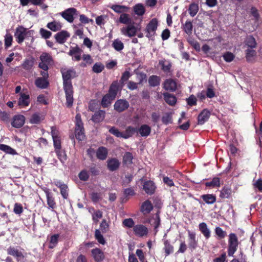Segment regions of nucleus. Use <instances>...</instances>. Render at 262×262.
<instances>
[{
	"mask_svg": "<svg viewBox=\"0 0 262 262\" xmlns=\"http://www.w3.org/2000/svg\"><path fill=\"white\" fill-rule=\"evenodd\" d=\"M63 80V89L66 93V105L67 107H71L73 105V88L71 79L75 76V72L73 69H64L61 70Z\"/></svg>",
	"mask_w": 262,
	"mask_h": 262,
	"instance_id": "f257e3e1",
	"label": "nucleus"
},
{
	"mask_svg": "<svg viewBox=\"0 0 262 262\" xmlns=\"http://www.w3.org/2000/svg\"><path fill=\"white\" fill-rule=\"evenodd\" d=\"M39 59L40 61L39 63L38 67L43 70H48L49 66L53 62L51 55L46 52H43L40 55Z\"/></svg>",
	"mask_w": 262,
	"mask_h": 262,
	"instance_id": "f03ea898",
	"label": "nucleus"
},
{
	"mask_svg": "<svg viewBox=\"0 0 262 262\" xmlns=\"http://www.w3.org/2000/svg\"><path fill=\"white\" fill-rule=\"evenodd\" d=\"M238 246V239L237 236L234 233H230L229 235V245L228 254L229 256H232L236 252Z\"/></svg>",
	"mask_w": 262,
	"mask_h": 262,
	"instance_id": "7ed1b4c3",
	"label": "nucleus"
},
{
	"mask_svg": "<svg viewBox=\"0 0 262 262\" xmlns=\"http://www.w3.org/2000/svg\"><path fill=\"white\" fill-rule=\"evenodd\" d=\"M32 31H28L26 28H25L23 26H19L16 29L14 36L18 42L20 43L23 42L26 36L29 34H32Z\"/></svg>",
	"mask_w": 262,
	"mask_h": 262,
	"instance_id": "20e7f679",
	"label": "nucleus"
},
{
	"mask_svg": "<svg viewBox=\"0 0 262 262\" xmlns=\"http://www.w3.org/2000/svg\"><path fill=\"white\" fill-rule=\"evenodd\" d=\"M137 31V28L133 24L123 27L121 29V34L125 36L132 37L134 36Z\"/></svg>",
	"mask_w": 262,
	"mask_h": 262,
	"instance_id": "39448f33",
	"label": "nucleus"
},
{
	"mask_svg": "<svg viewBox=\"0 0 262 262\" xmlns=\"http://www.w3.org/2000/svg\"><path fill=\"white\" fill-rule=\"evenodd\" d=\"M62 17L69 23L74 21V16L77 15V10L75 8H68L60 13Z\"/></svg>",
	"mask_w": 262,
	"mask_h": 262,
	"instance_id": "423d86ee",
	"label": "nucleus"
},
{
	"mask_svg": "<svg viewBox=\"0 0 262 262\" xmlns=\"http://www.w3.org/2000/svg\"><path fill=\"white\" fill-rule=\"evenodd\" d=\"M158 22L156 19H152L146 28L147 32L146 36L148 38H151L155 34L157 28Z\"/></svg>",
	"mask_w": 262,
	"mask_h": 262,
	"instance_id": "0eeeda50",
	"label": "nucleus"
},
{
	"mask_svg": "<svg viewBox=\"0 0 262 262\" xmlns=\"http://www.w3.org/2000/svg\"><path fill=\"white\" fill-rule=\"evenodd\" d=\"M51 133L55 148L59 150L61 148V140L58 130L56 129V127H52Z\"/></svg>",
	"mask_w": 262,
	"mask_h": 262,
	"instance_id": "6e6552de",
	"label": "nucleus"
},
{
	"mask_svg": "<svg viewBox=\"0 0 262 262\" xmlns=\"http://www.w3.org/2000/svg\"><path fill=\"white\" fill-rule=\"evenodd\" d=\"M133 231L136 236L143 237L147 235L148 230L145 226L142 224H137L134 227Z\"/></svg>",
	"mask_w": 262,
	"mask_h": 262,
	"instance_id": "1a4fd4ad",
	"label": "nucleus"
},
{
	"mask_svg": "<svg viewBox=\"0 0 262 262\" xmlns=\"http://www.w3.org/2000/svg\"><path fill=\"white\" fill-rule=\"evenodd\" d=\"M8 254L14 256L18 261L21 260L24 258L22 251L19 247H10L7 249Z\"/></svg>",
	"mask_w": 262,
	"mask_h": 262,
	"instance_id": "9d476101",
	"label": "nucleus"
},
{
	"mask_svg": "<svg viewBox=\"0 0 262 262\" xmlns=\"http://www.w3.org/2000/svg\"><path fill=\"white\" fill-rule=\"evenodd\" d=\"M188 247L191 250H194L198 246V239L195 232L188 230Z\"/></svg>",
	"mask_w": 262,
	"mask_h": 262,
	"instance_id": "9b49d317",
	"label": "nucleus"
},
{
	"mask_svg": "<svg viewBox=\"0 0 262 262\" xmlns=\"http://www.w3.org/2000/svg\"><path fill=\"white\" fill-rule=\"evenodd\" d=\"M129 103L126 100H118L114 104V110L118 112H122L129 107Z\"/></svg>",
	"mask_w": 262,
	"mask_h": 262,
	"instance_id": "f8f14e48",
	"label": "nucleus"
},
{
	"mask_svg": "<svg viewBox=\"0 0 262 262\" xmlns=\"http://www.w3.org/2000/svg\"><path fill=\"white\" fill-rule=\"evenodd\" d=\"M163 85L164 88L167 91L173 92L177 89V83L172 79H166L164 81Z\"/></svg>",
	"mask_w": 262,
	"mask_h": 262,
	"instance_id": "ddd939ff",
	"label": "nucleus"
},
{
	"mask_svg": "<svg viewBox=\"0 0 262 262\" xmlns=\"http://www.w3.org/2000/svg\"><path fill=\"white\" fill-rule=\"evenodd\" d=\"M25 123V117L23 115H17L14 117L12 125L15 128L21 127Z\"/></svg>",
	"mask_w": 262,
	"mask_h": 262,
	"instance_id": "4468645a",
	"label": "nucleus"
},
{
	"mask_svg": "<svg viewBox=\"0 0 262 262\" xmlns=\"http://www.w3.org/2000/svg\"><path fill=\"white\" fill-rule=\"evenodd\" d=\"M70 36V34L66 31H62L57 33L55 36L56 41L59 43H63L67 40V38Z\"/></svg>",
	"mask_w": 262,
	"mask_h": 262,
	"instance_id": "2eb2a0df",
	"label": "nucleus"
},
{
	"mask_svg": "<svg viewBox=\"0 0 262 262\" xmlns=\"http://www.w3.org/2000/svg\"><path fill=\"white\" fill-rule=\"evenodd\" d=\"M29 103V95L25 93H21L20 94V97L18 101V104L21 107H24L28 106Z\"/></svg>",
	"mask_w": 262,
	"mask_h": 262,
	"instance_id": "dca6fc26",
	"label": "nucleus"
},
{
	"mask_svg": "<svg viewBox=\"0 0 262 262\" xmlns=\"http://www.w3.org/2000/svg\"><path fill=\"white\" fill-rule=\"evenodd\" d=\"M210 113L207 110H204L199 114L198 120V124L202 125L208 120L210 117Z\"/></svg>",
	"mask_w": 262,
	"mask_h": 262,
	"instance_id": "f3484780",
	"label": "nucleus"
},
{
	"mask_svg": "<svg viewBox=\"0 0 262 262\" xmlns=\"http://www.w3.org/2000/svg\"><path fill=\"white\" fill-rule=\"evenodd\" d=\"M156 189L154 183L151 181H148L144 183L143 189L146 193L151 194L154 193Z\"/></svg>",
	"mask_w": 262,
	"mask_h": 262,
	"instance_id": "a211bd4d",
	"label": "nucleus"
},
{
	"mask_svg": "<svg viewBox=\"0 0 262 262\" xmlns=\"http://www.w3.org/2000/svg\"><path fill=\"white\" fill-rule=\"evenodd\" d=\"M92 254L95 260L97 262L102 261L104 258L103 252L98 248L93 249Z\"/></svg>",
	"mask_w": 262,
	"mask_h": 262,
	"instance_id": "6ab92c4d",
	"label": "nucleus"
},
{
	"mask_svg": "<svg viewBox=\"0 0 262 262\" xmlns=\"http://www.w3.org/2000/svg\"><path fill=\"white\" fill-rule=\"evenodd\" d=\"M45 192L46 195L47 204L49 206V208H51L52 211H54V209L56 207V203L54 198L49 190L47 189L45 191Z\"/></svg>",
	"mask_w": 262,
	"mask_h": 262,
	"instance_id": "aec40b11",
	"label": "nucleus"
},
{
	"mask_svg": "<svg viewBox=\"0 0 262 262\" xmlns=\"http://www.w3.org/2000/svg\"><path fill=\"white\" fill-rule=\"evenodd\" d=\"M159 64L161 66V69L164 72L166 73L170 72L171 63L169 60L165 59L160 60H159Z\"/></svg>",
	"mask_w": 262,
	"mask_h": 262,
	"instance_id": "412c9836",
	"label": "nucleus"
},
{
	"mask_svg": "<svg viewBox=\"0 0 262 262\" xmlns=\"http://www.w3.org/2000/svg\"><path fill=\"white\" fill-rule=\"evenodd\" d=\"M133 11L136 15L142 16L145 14V8L143 4L138 3L133 7Z\"/></svg>",
	"mask_w": 262,
	"mask_h": 262,
	"instance_id": "4be33fe9",
	"label": "nucleus"
},
{
	"mask_svg": "<svg viewBox=\"0 0 262 262\" xmlns=\"http://www.w3.org/2000/svg\"><path fill=\"white\" fill-rule=\"evenodd\" d=\"M149 223L154 227V229L155 231V234L158 232L157 228L159 226L160 223V216L158 213L154 215L152 218L149 220Z\"/></svg>",
	"mask_w": 262,
	"mask_h": 262,
	"instance_id": "5701e85b",
	"label": "nucleus"
},
{
	"mask_svg": "<svg viewBox=\"0 0 262 262\" xmlns=\"http://www.w3.org/2000/svg\"><path fill=\"white\" fill-rule=\"evenodd\" d=\"M153 209V206L150 201L146 200L141 206V210L144 214L149 213Z\"/></svg>",
	"mask_w": 262,
	"mask_h": 262,
	"instance_id": "b1692460",
	"label": "nucleus"
},
{
	"mask_svg": "<svg viewBox=\"0 0 262 262\" xmlns=\"http://www.w3.org/2000/svg\"><path fill=\"white\" fill-rule=\"evenodd\" d=\"M120 165L119 160L116 158H112L107 161V167L110 170L115 171L117 170Z\"/></svg>",
	"mask_w": 262,
	"mask_h": 262,
	"instance_id": "393cba45",
	"label": "nucleus"
},
{
	"mask_svg": "<svg viewBox=\"0 0 262 262\" xmlns=\"http://www.w3.org/2000/svg\"><path fill=\"white\" fill-rule=\"evenodd\" d=\"M199 228L206 239H208L210 237V230L208 228L207 225L205 223L203 222L200 223L199 225Z\"/></svg>",
	"mask_w": 262,
	"mask_h": 262,
	"instance_id": "a878e982",
	"label": "nucleus"
},
{
	"mask_svg": "<svg viewBox=\"0 0 262 262\" xmlns=\"http://www.w3.org/2000/svg\"><path fill=\"white\" fill-rule=\"evenodd\" d=\"M105 114V111L100 110L92 116V120L96 123L100 122L104 119Z\"/></svg>",
	"mask_w": 262,
	"mask_h": 262,
	"instance_id": "bb28decb",
	"label": "nucleus"
},
{
	"mask_svg": "<svg viewBox=\"0 0 262 262\" xmlns=\"http://www.w3.org/2000/svg\"><path fill=\"white\" fill-rule=\"evenodd\" d=\"M163 95L164 100L167 103L170 105H173L175 104L177 102V99L174 95L168 93H164Z\"/></svg>",
	"mask_w": 262,
	"mask_h": 262,
	"instance_id": "cd10ccee",
	"label": "nucleus"
},
{
	"mask_svg": "<svg viewBox=\"0 0 262 262\" xmlns=\"http://www.w3.org/2000/svg\"><path fill=\"white\" fill-rule=\"evenodd\" d=\"M107 155V149L104 147H99L96 152L97 157L101 160H104L106 158Z\"/></svg>",
	"mask_w": 262,
	"mask_h": 262,
	"instance_id": "c85d7f7f",
	"label": "nucleus"
},
{
	"mask_svg": "<svg viewBox=\"0 0 262 262\" xmlns=\"http://www.w3.org/2000/svg\"><path fill=\"white\" fill-rule=\"evenodd\" d=\"M201 198L207 204H212L216 201V197L212 194H207L201 195Z\"/></svg>",
	"mask_w": 262,
	"mask_h": 262,
	"instance_id": "c756f323",
	"label": "nucleus"
},
{
	"mask_svg": "<svg viewBox=\"0 0 262 262\" xmlns=\"http://www.w3.org/2000/svg\"><path fill=\"white\" fill-rule=\"evenodd\" d=\"M119 21L120 23L125 24V25H130L132 24V19L130 17L129 15L126 13H122L120 15Z\"/></svg>",
	"mask_w": 262,
	"mask_h": 262,
	"instance_id": "7c9ffc66",
	"label": "nucleus"
},
{
	"mask_svg": "<svg viewBox=\"0 0 262 262\" xmlns=\"http://www.w3.org/2000/svg\"><path fill=\"white\" fill-rule=\"evenodd\" d=\"M139 132L142 137H147L151 132V128L148 125L144 124L141 126Z\"/></svg>",
	"mask_w": 262,
	"mask_h": 262,
	"instance_id": "2f4dec72",
	"label": "nucleus"
},
{
	"mask_svg": "<svg viewBox=\"0 0 262 262\" xmlns=\"http://www.w3.org/2000/svg\"><path fill=\"white\" fill-rule=\"evenodd\" d=\"M111 8L117 13H124L129 10V8L127 6L118 5H113Z\"/></svg>",
	"mask_w": 262,
	"mask_h": 262,
	"instance_id": "473e14b6",
	"label": "nucleus"
},
{
	"mask_svg": "<svg viewBox=\"0 0 262 262\" xmlns=\"http://www.w3.org/2000/svg\"><path fill=\"white\" fill-rule=\"evenodd\" d=\"M118 90V86L117 82H113L109 89L108 93L107 94L110 95L112 98L115 99Z\"/></svg>",
	"mask_w": 262,
	"mask_h": 262,
	"instance_id": "72a5a7b5",
	"label": "nucleus"
},
{
	"mask_svg": "<svg viewBox=\"0 0 262 262\" xmlns=\"http://www.w3.org/2000/svg\"><path fill=\"white\" fill-rule=\"evenodd\" d=\"M47 27L52 31L56 32L60 30L62 26L60 23L54 21L53 22L49 23L47 24Z\"/></svg>",
	"mask_w": 262,
	"mask_h": 262,
	"instance_id": "f704fd0d",
	"label": "nucleus"
},
{
	"mask_svg": "<svg viewBox=\"0 0 262 262\" xmlns=\"http://www.w3.org/2000/svg\"><path fill=\"white\" fill-rule=\"evenodd\" d=\"M207 187L214 188L220 186V179L217 177L214 178L211 181L205 183Z\"/></svg>",
	"mask_w": 262,
	"mask_h": 262,
	"instance_id": "c9c22d12",
	"label": "nucleus"
},
{
	"mask_svg": "<svg viewBox=\"0 0 262 262\" xmlns=\"http://www.w3.org/2000/svg\"><path fill=\"white\" fill-rule=\"evenodd\" d=\"M245 42L248 48H255L256 47L255 39L252 36H247Z\"/></svg>",
	"mask_w": 262,
	"mask_h": 262,
	"instance_id": "e433bc0d",
	"label": "nucleus"
},
{
	"mask_svg": "<svg viewBox=\"0 0 262 262\" xmlns=\"http://www.w3.org/2000/svg\"><path fill=\"white\" fill-rule=\"evenodd\" d=\"M36 86L41 89H45L48 85V82L46 79L42 78H38L35 80Z\"/></svg>",
	"mask_w": 262,
	"mask_h": 262,
	"instance_id": "4c0bfd02",
	"label": "nucleus"
},
{
	"mask_svg": "<svg viewBox=\"0 0 262 262\" xmlns=\"http://www.w3.org/2000/svg\"><path fill=\"white\" fill-rule=\"evenodd\" d=\"M199 11V6L195 3H191L189 7L188 11L190 15L194 17Z\"/></svg>",
	"mask_w": 262,
	"mask_h": 262,
	"instance_id": "58836bf2",
	"label": "nucleus"
},
{
	"mask_svg": "<svg viewBox=\"0 0 262 262\" xmlns=\"http://www.w3.org/2000/svg\"><path fill=\"white\" fill-rule=\"evenodd\" d=\"M133 156L132 153L126 152L123 157V162L124 164L129 165L132 163Z\"/></svg>",
	"mask_w": 262,
	"mask_h": 262,
	"instance_id": "ea45409f",
	"label": "nucleus"
},
{
	"mask_svg": "<svg viewBox=\"0 0 262 262\" xmlns=\"http://www.w3.org/2000/svg\"><path fill=\"white\" fill-rule=\"evenodd\" d=\"M136 131V129L135 128L132 126L127 127L125 132L123 133V138L127 139L130 137L135 134Z\"/></svg>",
	"mask_w": 262,
	"mask_h": 262,
	"instance_id": "a19ab883",
	"label": "nucleus"
},
{
	"mask_svg": "<svg viewBox=\"0 0 262 262\" xmlns=\"http://www.w3.org/2000/svg\"><path fill=\"white\" fill-rule=\"evenodd\" d=\"M59 237V234H56L51 236L50 241L49 248L50 249L54 248L57 244Z\"/></svg>",
	"mask_w": 262,
	"mask_h": 262,
	"instance_id": "79ce46f5",
	"label": "nucleus"
},
{
	"mask_svg": "<svg viewBox=\"0 0 262 262\" xmlns=\"http://www.w3.org/2000/svg\"><path fill=\"white\" fill-rule=\"evenodd\" d=\"M160 82V78L157 76L152 75L148 79V83L151 86H156L159 85Z\"/></svg>",
	"mask_w": 262,
	"mask_h": 262,
	"instance_id": "37998d69",
	"label": "nucleus"
},
{
	"mask_svg": "<svg viewBox=\"0 0 262 262\" xmlns=\"http://www.w3.org/2000/svg\"><path fill=\"white\" fill-rule=\"evenodd\" d=\"M192 24L190 21H186L183 25V30L188 35H190L192 33Z\"/></svg>",
	"mask_w": 262,
	"mask_h": 262,
	"instance_id": "c03bdc74",
	"label": "nucleus"
},
{
	"mask_svg": "<svg viewBox=\"0 0 262 262\" xmlns=\"http://www.w3.org/2000/svg\"><path fill=\"white\" fill-rule=\"evenodd\" d=\"M112 46L117 51H120L124 48L123 43L119 39L113 41Z\"/></svg>",
	"mask_w": 262,
	"mask_h": 262,
	"instance_id": "a18cd8bd",
	"label": "nucleus"
},
{
	"mask_svg": "<svg viewBox=\"0 0 262 262\" xmlns=\"http://www.w3.org/2000/svg\"><path fill=\"white\" fill-rule=\"evenodd\" d=\"M163 241L164 244V250L166 253V255H168L170 253L173 252V247L171 245H170L169 242L168 240L163 239Z\"/></svg>",
	"mask_w": 262,
	"mask_h": 262,
	"instance_id": "49530a36",
	"label": "nucleus"
},
{
	"mask_svg": "<svg viewBox=\"0 0 262 262\" xmlns=\"http://www.w3.org/2000/svg\"><path fill=\"white\" fill-rule=\"evenodd\" d=\"M75 137L77 139L82 141L84 138V128H75Z\"/></svg>",
	"mask_w": 262,
	"mask_h": 262,
	"instance_id": "de8ad7c7",
	"label": "nucleus"
},
{
	"mask_svg": "<svg viewBox=\"0 0 262 262\" xmlns=\"http://www.w3.org/2000/svg\"><path fill=\"white\" fill-rule=\"evenodd\" d=\"M231 194V189L228 187H224L220 192V196L222 198H229Z\"/></svg>",
	"mask_w": 262,
	"mask_h": 262,
	"instance_id": "09e8293b",
	"label": "nucleus"
},
{
	"mask_svg": "<svg viewBox=\"0 0 262 262\" xmlns=\"http://www.w3.org/2000/svg\"><path fill=\"white\" fill-rule=\"evenodd\" d=\"M114 98H112V97H111L110 95H108L107 94L103 96L101 104L103 107H107L111 103L112 101L114 100Z\"/></svg>",
	"mask_w": 262,
	"mask_h": 262,
	"instance_id": "8fccbe9b",
	"label": "nucleus"
},
{
	"mask_svg": "<svg viewBox=\"0 0 262 262\" xmlns=\"http://www.w3.org/2000/svg\"><path fill=\"white\" fill-rule=\"evenodd\" d=\"M246 58L248 61H251L256 55V51L254 48H248L246 51Z\"/></svg>",
	"mask_w": 262,
	"mask_h": 262,
	"instance_id": "3c124183",
	"label": "nucleus"
},
{
	"mask_svg": "<svg viewBox=\"0 0 262 262\" xmlns=\"http://www.w3.org/2000/svg\"><path fill=\"white\" fill-rule=\"evenodd\" d=\"M34 64L33 59H27L22 64V67L26 70H30Z\"/></svg>",
	"mask_w": 262,
	"mask_h": 262,
	"instance_id": "603ef678",
	"label": "nucleus"
},
{
	"mask_svg": "<svg viewBox=\"0 0 262 262\" xmlns=\"http://www.w3.org/2000/svg\"><path fill=\"white\" fill-rule=\"evenodd\" d=\"M43 119V117L42 116H40L38 114L35 113L32 115L30 119V122L32 124H38Z\"/></svg>",
	"mask_w": 262,
	"mask_h": 262,
	"instance_id": "864d4df0",
	"label": "nucleus"
},
{
	"mask_svg": "<svg viewBox=\"0 0 262 262\" xmlns=\"http://www.w3.org/2000/svg\"><path fill=\"white\" fill-rule=\"evenodd\" d=\"M162 121L165 124L171 123L172 122V115L171 113H165L162 118Z\"/></svg>",
	"mask_w": 262,
	"mask_h": 262,
	"instance_id": "5fc2aeb1",
	"label": "nucleus"
},
{
	"mask_svg": "<svg viewBox=\"0 0 262 262\" xmlns=\"http://www.w3.org/2000/svg\"><path fill=\"white\" fill-rule=\"evenodd\" d=\"M122 224L124 227H127L128 228H134V227H135V222L132 218H128V219H126L124 220L122 222Z\"/></svg>",
	"mask_w": 262,
	"mask_h": 262,
	"instance_id": "6e6d98bb",
	"label": "nucleus"
},
{
	"mask_svg": "<svg viewBox=\"0 0 262 262\" xmlns=\"http://www.w3.org/2000/svg\"><path fill=\"white\" fill-rule=\"evenodd\" d=\"M223 57L225 61H226L227 62H230L233 60L235 56L231 52H227L223 54Z\"/></svg>",
	"mask_w": 262,
	"mask_h": 262,
	"instance_id": "4d7b16f0",
	"label": "nucleus"
},
{
	"mask_svg": "<svg viewBox=\"0 0 262 262\" xmlns=\"http://www.w3.org/2000/svg\"><path fill=\"white\" fill-rule=\"evenodd\" d=\"M0 150L10 154H14L15 153L14 149L5 144H0Z\"/></svg>",
	"mask_w": 262,
	"mask_h": 262,
	"instance_id": "13d9d810",
	"label": "nucleus"
},
{
	"mask_svg": "<svg viewBox=\"0 0 262 262\" xmlns=\"http://www.w3.org/2000/svg\"><path fill=\"white\" fill-rule=\"evenodd\" d=\"M107 16L105 15L99 16L96 18V23L98 26H101L105 23Z\"/></svg>",
	"mask_w": 262,
	"mask_h": 262,
	"instance_id": "bf43d9fd",
	"label": "nucleus"
},
{
	"mask_svg": "<svg viewBox=\"0 0 262 262\" xmlns=\"http://www.w3.org/2000/svg\"><path fill=\"white\" fill-rule=\"evenodd\" d=\"M215 232L217 236L221 239L224 238L227 235L226 232L223 230V229L219 227H216Z\"/></svg>",
	"mask_w": 262,
	"mask_h": 262,
	"instance_id": "052dcab7",
	"label": "nucleus"
},
{
	"mask_svg": "<svg viewBox=\"0 0 262 262\" xmlns=\"http://www.w3.org/2000/svg\"><path fill=\"white\" fill-rule=\"evenodd\" d=\"M95 237L97 239L98 242L102 245H104L105 243V239L103 238V236L101 234L100 231L99 230H96L95 231Z\"/></svg>",
	"mask_w": 262,
	"mask_h": 262,
	"instance_id": "680f3d73",
	"label": "nucleus"
},
{
	"mask_svg": "<svg viewBox=\"0 0 262 262\" xmlns=\"http://www.w3.org/2000/svg\"><path fill=\"white\" fill-rule=\"evenodd\" d=\"M75 128H83V123L81 119V116L77 114L75 117Z\"/></svg>",
	"mask_w": 262,
	"mask_h": 262,
	"instance_id": "e2e57ef3",
	"label": "nucleus"
},
{
	"mask_svg": "<svg viewBox=\"0 0 262 262\" xmlns=\"http://www.w3.org/2000/svg\"><path fill=\"white\" fill-rule=\"evenodd\" d=\"M39 32H40V34L41 37L45 39H48V38H50V37L51 36V34H52L51 32H50L43 28H41L40 29Z\"/></svg>",
	"mask_w": 262,
	"mask_h": 262,
	"instance_id": "0e129e2a",
	"label": "nucleus"
},
{
	"mask_svg": "<svg viewBox=\"0 0 262 262\" xmlns=\"http://www.w3.org/2000/svg\"><path fill=\"white\" fill-rule=\"evenodd\" d=\"M79 179L83 181H86L89 179V174L86 170H82L79 174Z\"/></svg>",
	"mask_w": 262,
	"mask_h": 262,
	"instance_id": "69168bd1",
	"label": "nucleus"
},
{
	"mask_svg": "<svg viewBox=\"0 0 262 262\" xmlns=\"http://www.w3.org/2000/svg\"><path fill=\"white\" fill-rule=\"evenodd\" d=\"M103 69L104 66L102 64L99 63H96L93 67V71L97 73L101 72Z\"/></svg>",
	"mask_w": 262,
	"mask_h": 262,
	"instance_id": "338daca9",
	"label": "nucleus"
},
{
	"mask_svg": "<svg viewBox=\"0 0 262 262\" xmlns=\"http://www.w3.org/2000/svg\"><path fill=\"white\" fill-rule=\"evenodd\" d=\"M0 119L4 122L8 123L10 119V115L6 112L1 111L0 112Z\"/></svg>",
	"mask_w": 262,
	"mask_h": 262,
	"instance_id": "774afa93",
	"label": "nucleus"
}]
</instances>
